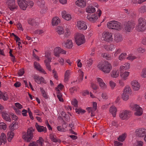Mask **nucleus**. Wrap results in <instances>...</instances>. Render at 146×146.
<instances>
[{
    "instance_id": "17",
    "label": "nucleus",
    "mask_w": 146,
    "mask_h": 146,
    "mask_svg": "<svg viewBox=\"0 0 146 146\" xmlns=\"http://www.w3.org/2000/svg\"><path fill=\"white\" fill-rule=\"evenodd\" d=\"M87 18L90 21L94 22L95 20L98 19V17L96 15H91V14L89 13L88 14Z\"/></svg>"
},
{
    "instance_id": "62",
    "label": "nucleus",
    "mask_w": 146,
    "mask_h": 146,
    "mask_svg": "<svg viewBox=\"0 0 146 146\" xmlns=\"http://www.w3.org/2000/svg\"><path fill=\"white\" fill-rule=\"evenodd\" d=\"M17 26L19 30H20L22 31H23V29L22 27V25L20 23H18Z\"/></svg>"
},
{
    "instance_id": "64",
    "label": "nucleus",
    "mask_w": 146,
    "mask_h": 146,
    "mask_svg": "<svg viewBox=\"0 0 146 146\" xmlns=\"http://www.w3.org/2000/svg\"><path fill=\"white\" fill-rule=\"evenodd\" d=\"M70 92L71 93H73L75 91H76L77 90V89L75 87H73L70 89Z\"/></svg>"
},
{
    "instance_id": "29",
    "label": "nucleus",
    "mask_w": 146,
    "mask_h": 146,
    "mask_svg": "<svg viewBox=\"0 0 146 146\" xmlns=\"http://www.w3.org/2000/svg\"><path fill=\"white\" fill-rule=\"evenodd\" d=\"M70 75V71L69 70H66L64 75V81L65 82H67L68 80Z\"/></svg>"
},
{
    "instance_id": "16",
    "label": "nucleus",
    "mask_w": 146,
    "mask_h": 146,
    "mask_svg": "<svg viewBox=\"0 0 146 146\" xmlns=\"http://www.w3.org/2000/svg\"><path fill=\"white\" fill-rule=\"evenodd\" d=\"M95 11V8L93 6L88 7L86 9V11L88 13V14L90 13L91 15H95L94 13Z\"/></svg>"
},
{
    "instance_id": "2",
    "label": "nucleus",
    "mask_w": 146,
    "mask_h": 146,
    "mask_svg": "<svg viewBox=\"0 0 146 146\" xmlns=\"http://www.w3.org/2000/svg\"><path fill=\"white\" fill-rule=\"evenodd\" d=\"M137 31H143L146 29V21L143 18L140 17L138 19V23L137 26Z\"/></svg>"
},
{
    "instance_id": "50",
    "label": "nucleus",
    "mask_w": 146,
    "mask_h": 146,
    "mask_svg": "<svg viewBox=\"0 0 146 146\" xmlns=\"http://www.w3.org/2000/svg\"><path fill=\"white\" fill-rule=\"evenodd\" d=\"M44 141L43 139L41 137H39V140L37 141L36 143H37V144L38 143L39 144L42 145Z\"/></svg>"
},
{
    "instance_id": "24",
    "label": "nucleus",
    "mask_w": 146,
    "mask_h": 146,
    "mask_svg": "<svg viewBox=\"0 0 146 146\" xmlns=\"http://www.w3.org/2000/svg\"><path fill=\"white\" fill-rule=\"evenodd\" d=\"M60 22V20L58 17H54L52 20V26L57 25Z\"/></svg>"
},
{
    "instance_id": "53",
    "label": "nucleus",
    "mask_w": 146,
    "mask_h": 146,
    "mask_svg": "<svg viewBox=\"0 0 146 146\" xmlns=\"http://www.w3.org/2000/svg\"><path fill=\"white\" fill-rule=\"evenodd\" d=\"M2 98L3 99L4 101H6L8 99V96L7 94H2Z\"/></svg>"
},
{
    "instance_id": "36",
    "label": "nucleus",
    "mask_w": 146,
    "mask_h": 146,
    "mask_svg": "<svg viewBox=\"0 0 146 146\" xmlns=\"http://www.w3.org/2000/svg\"><path fill=\"white\" fill-rule=\"evenodd\" d=\"M6 136L5 134L4 133H2L0 136V139L2 140L4 144H5L6 142Z\"/></svg>"
},
{
    "instance_id": "10",
    "label": "nucleus",
    "mask_w": 146,
    "mask_h": 146,
    "mask_svg": "<svg viewBox=\"0 0 146 146\" xmlns=\"http://www.w3.org/2000/svg\"><path fill=\"white\" fill-rule=\"evenodd\" d=\"M135 133L137 136L139 137H143L146 134V130L144 128L137 129Z\"/></svg>"
},
{
    "instance_id": "1",
    "label": "nucleus",
    "mask_w": 146,
    "mask_h": 146,
    "mask_svg": "<svg viewBox=\"0 0 146 146\" xmlns=\"http://www.w3.org/2000/svg\"><path fill=\"white\" fill-rule=\"evenodd\" d=\"M98 68L105 73H108L112 69L111 64L108 61H105L101 66H98Z\"/></svg>"
},
{
    "instance_id": "58",
    "label": "nucleus",
    "mask_w": 146,
    "mask_h": 146,
    "mask_svg": "<svg viewBox=\"0 0 146 146\" xmlns=\"http://www.w3.org/2000/svg\"><path fill=\"white\" fill-rule=\"evenodd\" d=\"M91 86L94 90H96L98 89V86L92 83H91Z\"/></svg>"
},
{
    "instance_id": "61",
    "label": "nucleus",
    "mask_w": 146,
    "mask_h": 146,
    "mask_svg": "<svg viewBox=\"0 0 146 146\" xmlns=\"http://www.w3.org/2000/svg\"><path fill=\"white\" fill-rule=\"evenodd\" d=\"M29 146H38V144L36 142L33 141L29 144Z\"/></svg>"
},
{
    "instance_id": "40",
    "label": "nucleus",
    "mask_w": 146,
    "mask_h": 146,
    "mask_svg": "<svg viewBox=\"0 0 146 146\" xmlns=\"http://www.w3.org/2000/svg\"><path fill=\"white\" fill-rule=\"evenodd\" d=\"M129 97V94H126L125 93H123L122 96V98L124 100H127Z\"/></svg>"
},
{
    "instance_id": "33",
    "label": "nucleus",
    "mask_w": 146,
    "mask_h": 146,
    "mask_svg": "<svg viewBox=\"0 0 146 146\" xmlns=\"http://www.w3.org/2000/svg\"><path fill=\"white\" fill-rule=\"evenodd\" d=\"M41 126H38L37 128H36L38 132H41L42 131H44L46 132L47 131V129L46 127H44V128H41Z\"/></svg>"
},
{
    "instance_id": "27",
    "label": "nucleus",
    "mask_w": 146,
    "mask_h": 146,
    "mask_svg": "<svg viewBox=\"0 0 146 146\" xmlns=\"http://www.w3.org/2000/svg\"><path fill=\"white\" fill-rule=\"evenodd\" d=\"M14 135V134L13 132L9 131L8 132L7 136H8V137L7 139L9 142H10L11 141Z\"/></svg>"
},
{
    "instance_id": "47",
    "label": "nucleus",
    "mask_w": 146,
    "mask_h": 146,
    "mask_svg": "<svg viewBox=\"0 0 146 146\" xmlns=\"http://www.w3.org/2000/svg\"><path fill=\"white\" fill-rule=\"evenodd\" d=\"M7 125L4 123H0V129H3L4 130L6 129Z\"/></svg>"
},
{
    "instance_id": "57",
    "label": "nucleus",
    "mask_w": 146,
    "mask_h": 146,
    "mask_svg": "<svg viewBox=\"0 0 146 146\" xmlns=\"http://www.w3.org/2000/svg\"><path fill=\"white\" fill-rule=\"evenodd\" d=\"M84 76V72H82L81 71L80 72V75L79 76V80L80 81H82V80L83 79V77Z\"/></svg>"
},
{
    "instance_id": "63",
    "label": "nucleus",
    "mask_w": 146,
    "mask_h": 146,
    "mask_svg": "<svg viewBox=\"0 0 146 146\" xmlns=\"http://www.w3.org/2000/svg\"><path fill=\"white\" fill-rule=\"evenodd\" d=\"M11 115L12 116V118L13 120H17L18 119V117L16 115H14L13 113H12Z\"/></svg>"
},
{
    "instance_id": "55",
    "label": "nucleus",
    "mask_w": 146,
    "mask_h": 146,
    "mask_svg": "<svg viewBox=\"0 0 146 146\" xmlns=\"http://www.w3.org/2000/svg\"><path fill=\"white\" fill-rule=\"evenodd\" d=\"M13 109L15 111V112L17 113V114L18 115H21V111L19 109H17L15 107H13Z\"/></svg>"
},
{
    "instance_id": "60",
    "label": "nucleus",
    "mask_w": 146,
    "mask_h": 146,
    "mask_svg": "<svg viewBox=\"0 0 146 146\" xmlns=\"http://www.w3.org/2000/svg\"><path fill=\"white\" fill-rule=\"evenodd\" d=\"M103 57H106L107 60H109L111 56L109 54L105 53L104 54Z\"/></svg>"
},
{
    "instance_id": "15",
    "label": "nucleus",
    "mask_w": 146,
    "mask_h": 146,
    "mask_svg": "<svg viewBox=\"0 0 146 146\" xmlns=\"http://www.w3.org/2000/svg\"><path fill=\"white\" fill-rule=\"evenodd\" d=\"M131 85L132 88L134 90H138L139 89L140 85L137 81L134 80L131 82Z\"/></svg>"
},
{
    "instance_id": "12",
    "label": "nucleus",
    "mask_w": 146,
    "mask_h": 146,
    "mask_svg": "<svg viewBox=\"0 0 146 146\" xmlns=\"http://www.w3.org/2000/svg\"><path fill=\"white\" fill-rule=\"evenodd\" d=\"M77 25L78 28L80 30H85L87 28V26L84 21H78L77 22Z\"/></svg>"
},
{
    "instance_id": "9",
    "label": "nucleus",
    "mask_w": 146,
    "mask_h": 146,
    "mask_svg": "<svg viewBox=\"0 0 146 146\" xmlns=\"http://www.w3.org/2000/svg\"><path fill=\"white\" fill-rule=\"evenodd\" d=\"M132 110L135 111L136 112L134 114L135 115L140 116L143 113L142 108L139 106L137 104L134 105L132 107Z\"/></svg>"
},
{
    "instance_id": "23",
    "label": "nucleus",
    "mask_w": 146,
    "mask_h": 146,
    "mask_svg": "<svg viewBox=\"0 0 146 146\" xmlns=\"http://www.w3.org/2000/svg\"><path fill=\"white\" fill-rule=\"evenodd\" d=\"M1 114L2 116L4 119L7 121H11V119L8 113L5 112H3L1 113Z\"/></svg>"
},
{
    "instance_id": "39",
    "label": "nucleus",
    "mask_w": 146,
    "mask_h": 146,
    "mask_svg": "<svg viewBox=\"0 0 146 146\" xmlns=\"http://www.w3.org/2000/svg\"><path fill=\"white\" fill-rule=\"evenodd\" d=\"M40 91L41 92L42 96L45 99H47L48 97L46 95V94L45 91L44 90L43 88L41 87L40 88Z\"/></svg>"
},
{
    "instance_id": "35",
    "label": "nucleus",
    "mask_w": 146,
    "mask_h": 146,
    "mask_svg": "<svg viewBox=\"0 0 146 146\" xmlns=\"http://www.w3.org/2000/svg\"><path fill=\"white\" fill-rule=\"evenodd\" d=\"M44 63L45 64V65L46 68L49 71H51L52 70L50 66V62L48 61H47V60H45L44 61Z\"/></svg>"
},
{
    "instance_id": "25",
    "label": "nucleus",
    "mask_w": 146,
    "mask_h": 146,
    "mask_svg": "<svg viewBox=\"0 0 146 146\" xmlns=\"http://www.w3.org/2000/svg\"><path fill=\"white\" fill-rule=\"evenodd\" d=\"M110 111L112 114L113 116L115 117L116 116V113L117 111L116 108L115 106H111L110 109Z\"/></svg>"
},
{
    "instance_id": "4",
    "label": "nucleus",
    "mask_w": 146,
    "mask_h": 146,
    "mask_svg": "<svg viewBox=\"0 0 146 146\" xmlns=\"http://www.w3.org/2000/svg\"><path fill=\"white\" fill-rule=\"evenodd\" d=\"M75 42L78 46H80L85 42L84 36L82 34L78 33L75 37Z\"/></svg>"
},
{
    "instance_id": "21",
    "label": "nucleus",
    "mask_w": 146,
    "mask_h": 146,
    "mask_svg": "<svg viewBox=\"0 0 146 146\" xmlns=\"http://www.w3.org/2000/svg\"><path fill=\"white\" fill-rule=\"evenodd\" d=\"M97 80L99 83L100 86L102 89H104L106 88V86L105 83L103 82V80L100 78H98Z\"/></svg>"
},
{
    "instance_id": "54",
    "label": "nucleus",
    "mask_w": 146,
    "mask_h": 146,
    "mask_svg": "<svg viewBox=\"0 0 146 146\" xmlns=\"http://www.w3.org/2000/svg\"><path fill=\"white\" fill-rule=\"evenodd\" d=\"M141 76L142 77H146V68H145L143 70Z\"/></svg>"
},
{
    "instance_id": "41",
    "label": "nucleus",
    "mask_w": 146,
    "mask_h": 146,
    "mask_svg": "<svg viewBox=\"0 0 146 146\" xmlns=\"http://www.w3.org/2000/svg\"><path fill=\"white\" fill-rule=\"evenodd\" d=\"M139 12L141 13H143L146 12V6H143L141 7L139 9Z\"/></svg>"
},
{
    "instance_id": "14",
    "label": "nucleus",
    "mask_w": 146,
    "mask_h": 146,
    "mask_svg": "<svg viewBox=\"0 0 146 146\" xmlns=\"http://www.w3.org/2000/svg\"><path fill=\"white\" fill-rule=\"evenodd\" d=\"M17 3L21 9L24 10L26 9L27 5L24 1L23 0H17Z\"/></svg>"
},
{
    "instance_id": "49",
    "label": "nucleus",
    "mask_w": 146,
    "mask_h": 146,
    "mask_svg": "<svg viewBox=\"0 0 146 146\" xmlns=\"http://www.w3.org/2000/svg\"><path fill=\"white\" fill-rule=\"evenodd\" d=\"M72 104L75 107H78V101L76 99H73L72 101Z\"/></svg>"
},
{
    "instance_id": "3",
    "label": "nucleus",
    "mask_w": 146,
    "mask_h": 146,
    "mask_svg": "<svg viewBox=\"0 0 146 146\" xmlns=\"http://www.w3.org/2000/svg\"><path fill=\"white\" fill-rule=\"evenodd\" d=\"M107 27L110 29H114L119 31L121 30V23L117 21H112L109 22L107 25Z\"/></svg>"
},
{
    "instance_id": "28",
    "label": "nucleus",
    "mask_w": 146,
    "mask_h": 146,
    "mask_svg": "<svg viewBox=\"0 0 146 146\" xmlns=\"http://www.w3.org/2000/svg\"><path fill=\"white\" fill-rule=\"evenodd\" d=\"M123 72L120 73V76L121 78L124 80L126 79L127 77H128L129 74V72H125L123 73Z\"/></svg>"
},
{
    "instance_id": "18",
    "label": "nucleus",
    "mask_w": 146,
    "mask_h": 146,
    "mask_svg": "<svg viewBox=\"0 0 146 146\" xmlns=\"http://www.w3.org/2000/svg\"><path fill=\"white\" fill-rule=\"evenodd\" d=\"M62 44L67 48H71L73 46V44L72 40L69 39L67 40L66 42H64V43H62Z\"/></svg>"
},
{
    "instance_id": "32",
    "label": "nucleus",
    "mask_w": 146,
    "mask_h": 146,
    "mask_svg": "<svg viewBox=\"0 0 146 146\" xmlns=\"http://www.w3.org/2000/svg\"><path fill=\"white\" fill-rule=\"evenodd\" d=\"M36 3L38 5L40 8H43L44 7L45 2L43 0H38Z\"/></svg>"
},
{
    "instance_id": "52",
    "label": "nucleus",
    "mask_w": 146,
    "mask_h": 146,
    "mask_svg": "<svg viewBox=\"0 0 146 146\" xmlns=\"http://www.w3.org/2000/svg\"><path fill=\"white\" fill-rule=\"evenodd\" d=\"M110 84L111 88L112 89H113L115 87L116 85L115 83L113 82L112 81H110Z\"/></svg>"
},
{
    "instance_id": "6",
    "label": "nucleus",
    "mask_w": 146,
    "mask_h": 146,
    "mask_svg": "<svg viewBox=\"0 0 146 146\" xmlns=\"http://www.w3.org/2000/svg\"><path fill=\"white\" fill-rule=\"evenodd\" d=\"M33 137V133L30 130L28 129L27 130V133H25L23 136L22 137L27 142H29L31 141V139Z\"/></svg>"
},
{
    "instance_id": "13",
    "label": "nucleus",
    "mask_w": 146,
    "mask_h": 146,
    "mask_svg": "<svg viewBox=\"0 0 146 146\" xmlns=\"http://www.w3.org/2000/svg\"><path fill=\"white\" fill-rule=\"evenodd\" d=\"M34 78L35 82L38 84H40L41 82L45 84L46 83V82L42 77H40L39 76L35 75L34 76Z\"/></svg>"
},
{
    "instance_id": "7",
    "label": "nucleus",
    "mask_w": 146,
    "mask_h": 146,
    "mask_svg": "<svg viewBox=\"0 0 146 146\" xmlns=\"http://www.w3.org/2000/svg\"><path fill=\"white\" fill-rule=\"evenodd\" d=\"M102 38L103 40L108 42H111L112 41V34L107 32H104L102 35Z\"/></svg>"
},
{
    "instance_id": "38",
    "label": "nucleus",
    "mask_w": 146,
    "mask_h": 146,
    "mask_svg": "<svg viewBox=\"0 0 146 146\" xmlns=\"http://www.w3.org/2000/svg\"><path fill=\"white\" fill-rule=\"evenodd\" d=\"M126 137L125 134H123L118 138V140L119 141L123 142L125 140Z\"/></svg>"
},
{
    "instance_id": "19",
    "label": "nucleus",
    "mask_w": 146,
    "mask_h": 146,
    "mask_svg": "<svg viewBox=\"0 0 146 146\" xmlns=\"http://www.w3.org/2000/svg\"><path fill=\"white\" fill-rule=\"evenodd\" d=\"M76 4L81 7H83L86 5V1L84 0H78L76 2Z\"/></svg>"
},
{
    "instance_id": "45",
    "label": "nucleus",
    "mask_w": 146,
    "mask_h": 146,
    "mask_svg": "<svg viewBox=\"0 0 146 146\" xmlns=\"http://www.w3.org/2000/svg\"><path fill=\"white\" fill-rule=\"evenodd\" d=\"M34 65L35 68L37 70H38L39 69V68H40L41 67L39 64L36 62H34Z\"/></svg>"
},
{
    "instance_id": "30",
    "label": "nucleus",
    "mask_w": 146,
    "mask_h": 146,
    "mask_svg": "<svg viewBox=\"0 0 146 146\" xmlns=\"http://www.w3.org/2000/svg\"><path fill=\"white\" fill-rule=\"evenodd\" d=\"M119 72L118 70H113L111 73V76L113 78H116L119 75Z\"/></svg>"
},
{
    "instance_id": "34",
    "label": "nucleus",
    "mask_w": 146,
    "mask_h": 146,
    "mask_svg": "<svg viewBox=\"0 0 146 146\" xmlns=\"http://www.w3.org/2000/svg\"><path fill=\"white\" fill-rule=\"evenodd\" d=\"M45 54V56L47 58V61L51 62L52 58L50 57V53L49 52H46Z\"/></svg>"
},
{
    "instance_id": "59",
    "label": "nucleus",
    "mask_w": 146,
    "mask_h": 146,
    "mask_svg": "<svg viewBox=\"0 0 146 146\" xmlns=\"http://www.w3.org/2000/svg\"><path fill=\"white\" fill-rule=\"evenodd\" d=\"M21 85V83L19 82H17L14 84V86L16 88L19 87Z\"/></svg>"
},
{
    "instance_id": "11",
    "label": "nucleus",
    "mask_w": 146,
    "mask_h": 146,
    "mask_svg": "<svg viewBox=\"0 0 146 146\" xmlns=\"http://www.w3.org/2000/svg\"><path fill=\"white\" fill-rule=\"evenodd\" d=\"M6 3L9 6V9L12 11L17 8L15 6V0H8Z\"/></svg>"
},
{
    "instance_id": "20",
    "label": "nucleus",
    "mask_w": 146,
    "mask_h": 146,
    "mask_svg": "<svg viewBox=\"0 0 146 146\" xmlns=\"http://www.w3.org/2000/svg\"><path fill=\"white\" fill-rule=\"evenodd\" d=\"M62 15L63 18L66 20L69 21L71 19V16L69 14H67L65 11H64L62 13Z\"/></svg>"
},
{
    "instance_id": "42",
    "label": "nucleus",
    "mask_w": 146,
    "mask_h": 146,
    "mask_svg": "<svg viewBox=\"0 0 146 146\" xmlns=\"http://www.w3.org/2000/svg\"><path fill=\"white\" fill-rule=\"evenodd\" d=\"M76 112L78 113V114H80V113L83 114L86 112V111L84 110H82L81 109H75Z\"/></svg>"
},
{
    "instance_id": "37",
    "label": "nucleus",
    "mask_w": 146,
    "mask_h": 146,
    "mask_svg": "<svg viewBox=\"0 0 146 146\" xmlns=\"http://www.w3.org/2000/svg\"><path fill=\"white\" fill-rule=\"evenodd\" d=\"M50 137L52 141L55 143L58 142V139H56V137L54 135L50 134Z\"/></svg>"
},
{
    "instance_id": "31",
    "label": "nucleus",
    "mask_w": 146,
    "mask_h": 146,
    "mask_svg": "<svg viewBox=\"0 0 146 146\" xmlns=\"http://www.w3.org/2000/svg\"><path fill=\"white\" fill-rule=\"evenodd\" d=\"M56 30L57 33L60 35L64 33L63 29L61 27H57Z\"/></svg>"
},
{
    "instance_id": "22",
    "label": "nucleus",
    "mask_w": 146,
    "mask_h": 146,
    "mask_svg": "<svg viewBox=\"0 0 146 146\" xmlns=\"http://www.w3.org/2000/svg\"><path fill=\"white\" fill-rule=\"evenodd\" d=\"M114 40L116 42H121L123 40L122 36L120 34L115 35Z\"/></svg>"
},
{
    "instance_id": "48",
    "label": "nucleus",
    "mask_w": 146,
    "mask_h": 146,
    "mask_svg": "<svg viewBox=\"0 0 146 146\" xmlns=\"http://www.w3.org/2000/svg\"><path fill=\"white\" fill-rule=\"evenodd\" d=\"M127 54L126 53H122L120 55L119 57V59L121 60L124 59L126 57Z\"/></svg>"
},
{
    "instance_id": "26",
    "label": "nucleus",
    "mask_w": 146,
    "mask_h": 146,
    "mask_svg": "<svg viewBox=\"0 0 146 146\" xmlns=\"http://www.w3.org/2000/svg\"><path fill=\"white\" fill-rule=\"evenodd\" d=\"M60 51V48L59 47H56L54 50V54L56 57H59L60 56L59 54Z\"/></svg>"
},
{
    "instance_id": "46",
    "label": "nucleus",
    "mask_w": 146,
    "mask_h": 146,
    "mask_svg": "<svg viewBox=\"0 0 146 146\" xmlns=\"http://www.w3.org/2000/svg\"><path fill=\"white\" fill-rule=\"evenodd\" d=\"M131 92L130 87L129 86H127L124 89L123 93L129 94V93Z\"/></svg>"
},
{
    "instance_id": "8",
    "label": "nucleus",
    "mask_w": 146,
    "mask_h": 146,
    "mask_svg": "<svg viewBox=\"0 0 146 146\" xmlns=\"http://www.w3.org/2000/svg\"><path fill=\"white\" fill-rule=\"evenodd\" d=\"M131 112L130 111L123 110L122 112L119 114L120 118L122 120L128 119L131 116Z\"/></svg>"
},
{
    "instance_id": "56",
    "label": "nucleus",
    "mask_w": 146,
    "mask_h": 146,
    "mask_svg": "<svg viewBox=\"0 0 146 146\" xmlns=\"http://www.w3.org/2000/svg\"><path fill=\"white\" fill-rule=\"evenodd\" d=\"M15 105L19 109H21L23 107L19 103H15Z\"/></svg>"
},
{
    "instance_id": "43",
    "label": "nucleus",
    "mask_w": 146,
    "mask_h": 146,
    "mask_svg": "<svg viewBox=\"0 0 146 146\" xmlns=\"http://www.w3.org/2000/svg\"><path fill=\"white\" fill-rule=\"evenodd\" d=\"M28 23L29 24L32 26L34 25L35 23V20L33 19L30 18L28 20Z\"/></svg>"
},
{
    "instance_id": "51",
    "label": "nucleus",
    "mask_w": 146,
    "mask_h": 146,
    "mask_svg": "<svg viewBox=\"0 0 146 146\" xmlns=\"http://www.w3.org/2000/svg\"><path fill=\"white\" fill-rule=\"evenodd\" d=\"M24 73V70L23 68L19 70L18 74L19 76H21Z\"/></svg>"
},
{
    "instance_id": "44",
    "label": "nucleus",
    "mask_w": 146,
    "mask_h": 146,
    "mask_svg": "<svg viewBox=\"0 0 146 146\" xmlns=\"http://www.w3.org/2000/svg\"><path fill=\"white\" fill-rule=\"evenodd\" d=\"M116 48V46L113 44H111L108 47V49L110 50L114 51L115 50Z\"/></svg>"
},
{
    "instance_id": "5",
    "label": "nucleus",
    "mask_w": 146,
    "mask_h": 146,
    "mask_svg": "<svg viewBox=\"0 0 146 146\" xmlns=\"http://www.w3.org/2000/svg\"><path fill=\"white\" fill-rule=\"evenodd\" d=\"M135 25L133 21H128L124 25L125 30L127 32H130L134 28Z\"/></svg>"
}]
</instances>
